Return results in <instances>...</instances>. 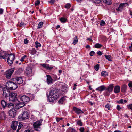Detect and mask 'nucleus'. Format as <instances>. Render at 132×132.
<instances>
[{"label":"nucleus","mask_w":132,"mask_h":132,"mask_svg":"<svg viewBox=\"0 0 132 132\" xmlns=\"http://www.w3.org/2000/svg\"><path fill=\"white\" fill-rule=\"evenodd\" d=\"M59 90L55 88L51 90L48 96L50 102H53L55 100H56L59 97Z\"/></svg>","instance_id":"obj_1"},{"label":"nucleus","mask_w":132,"mask_h":132,"mask_svg":"<svg viewBox=\"0 0 132 132\" xmlns=\"http://www.w3.org/2000/svg\"><path fill=\"white\" fill-rule=\"evenodd\" d=\"M34 96L32 95L30 97L28 96L23 95L22 96L20 97V99L25 104L28 103L30 100L34 98Z\"/></svg>","instance_id":"obj_2"},{"label":"nucleus","mask_w":132,"mask_h":132,"mask_svg":"<svg viewBox=\"0 0 132 132\" xmlns=\"http://www.w3.org/2000/svg\"><path fill=\"white\" fill-rule=\"evenodd\" d=\"M17 94L16 93L12 92L9 94V99L10 101L13 102L15 103L17 101H18V100L16 97Z\"/></svg>","instance_id":"obj_3"},{"label":"nucleus","mask_w":132,"mask_h":132,"mask_svg":"<svg viewBox=\"0 0 132 132\" xmlns=\"http://www.w3.org/2000/svg\"><path fill=\"white\" fill-rule=\"evenodd\" d=\"M7 84L8 88L12 90H15L18 87L16 83L13 82L11 81L8 82L6 84V85Z\"/></svg>","instance_id":"obj_4"},{"label":"nucleus","mask_w":132,"mask_h":132,"mask_svg":"<svg viewBox=\"0 0 132 132\" xmlns=\"http://www.w3.org/2000/svg\"><path fill=\"white\" fill-rule=\"evenodd\" d=\"M42 121H37L34 123L33 125L35 129L37 131H39L41 130L40 126L42 124Z\"/></svg>","instance_id":"obj_5"},{"label":"nucleus","mask_w":132,"mask_h":132,"mask_svg":"<svg viewBox=\"0 0 132 132\" xmlns=\"http://www.w3.org/2000/svg\"><path fill=\"white\" fill-rule=\"evenodd\" d=\"M29 117V115L27 111H24L22 114H20L18 116V119L22 120H24L28 119Z\"/></svg>","instance_id":"obj_6"},{"label":"nucleus","mask_w":132,"mask_h":132,"mask_svg":"<svg viewBox=\"0 0 132 132\" xmlns=\"http://www.w3.org/2000/svg\"><path fill=\"white\" fill-rule=\"evenodd\" d=\"M15 56V54L12 53H11L9 55V57L7 59V61L9 66H11L13 63Z\"/></svg>","instance_id":"obj_7"},{"label":"nucleus","mask_w":132,"mask_h":132,"mask_svg":"<svg viewBox=\"0 0 132 132\" xmlns=\"http://www.w3.org/2000/svg\"><path fill=\"white\" fill-rule=\"evenodd\" d=\"M9 116L11 118L14 117L16 115V111L15 108L11 109L9 112Z\"/></svg>","instance_id":"obj_8"},{"label":"nucleus","mask_w":132,"mask_h":132,"mask_svg":"<svg viewBox=\"0 0 132 132\" xmlns=\"http://www.w3.org/2000/svg\"><path fill=\"white\" fill-rule=\"evenodd\" d=\"M14 68H12L7 71L6 73V77L8 79H10L11 77V76L14 71Z\"/></svg>","instance_id":"obj_9"},{"label":"nucleus","mask_w":132,"mask_h":132,"mask_svg":"<svg viewBox=\"0 0 132 132\" xmlns=\"http://www.w3.org/2000/svg\"><path fill=\"white\" fill-rule=\"evenodd\" d=\"M10 93L9 90L6 88H4L3 90V96L4 98H6L9 96Z\"/></svg>","instance_id":"obj_10"},{"label":"nucleus","mask_w":132,"mask_h":132,"mask_svg":"<svg viewBox=\"0 0 132 132\" xmlns=\"http://www.w3.org/2000/svg\"><path fill=\"white\" fill-rule=\"evenodd\" d=\"M18 101H17L15 103V104L16 105L15 107L17 109H19L22 107L24 106L25 104L24 102H20L18 100Z\"/></svg>","instance_id":"obj_11"},{"label":"nucleus","mask_w":132,"mask_h":132,"mask_svg":"<svg viewBox=\"0 0 132 132\" xmlns=\"http://www.w3.org/2000/svg\"><path fill=\"white\" fill-rule=\"evenodd\" d=\"M25 72L27 76H30V75H31L32 76V68L30 67H27L25 70Z\"/></svg>","instance_id":"obj_12"},{"label":"nucleus","mask_w":132,"mask_h":132,"mask_svg":"<svg viewBox=\"0 0 132 132\" xmlns=\"http://www.w3.org/2000/svg\"><path fill=\"white\" fill-rule=\"evenodd\" d=\"M13 80L15 81L16 83L19 84H21L23 82L22 78L21 77L14 78L13 79Z\"/></svg>","instance_id":"obj_13"},{"label":"nucleus","mask_w":132,"mask_h":132,"mask_svg":"<svg viewBox=\"0 0 132 132\" xmlns=\"http://www.w3.org/2000/svg\"><path fill=\"white\" fill-rule=\"evenodd\" d=\"M73 110L78 114L83 113V112L81 109L75 107L73 108Z\"/></svg>","instance_id":"obj_14"},{"label":"nucleus","mask_w":132,"mask_h":132,"mask_svg":"<svg viewBox=\"0 0 132 132\" xmlns=\"http://www.w3.org/2000/svg\"><path fill=\"white\" fill-rule=\"evenodd\" d=\"M18 125V122L16 121H13L12 122V125H11V128L14 130L16 129Z\"/></svg>","instance_id":"obj_15"},{"label":"nucleus","mask_w":132,"mask_h":132,"mask_svg":"<svg viewBox=\"0 0 132 132\" xmlns=\"http://www.w3.org/2000/svg\"><path fill=\"white\" fill-rule=\"evenodd\" d=\"M127 5L128 3H121L120 4L119 7L116 9V10L118 11H121L123 9V8L124 7V5Z\"/></svg>","instance_id":"obj_16"},{"label":"nucleus","mask_w":132,"mask_h":132,"mask_svg":"<svg viewBox=\"0 0 132 132\" xmlns=\"http://www.w3.org/2000/svg\"><path fill=\"white\" fill-rule=\"evenodd\" d=\"M46 81L48 84H50L52 83L53 79L52 78L51 76L49 75H47Z\"/></svg>","instance_id":"obj_17"},{"label":"nucleus","mask_w":132,"mask_h":132,"mask_svg":"<svg viewBox=\"0 0 132 132\" xmlns=\"http://www.w3.org/2000/svg\"><path fill=\"white\" fill-rule=\"evenodd\" d=\"M113 87L114 86L113 84L109 85L108 88L106 89V90L108 91V93H109L112 92L113 90Z\"/></svg>","instance_id":"obj_18"},{"label":"nucleus","mask_w":132,"mask_h":132,"mask_svg":"<svg viewBox=\"0 0 132 132\" xmlns=\"http://www.w3.org/2000/svg\"><path fill=\"white\" fill-rule=\"evenodd\" d=\"M66 97L65 96L62 97L58 101L59 104H63L64 102L66 100Z\"/></svg>","instance_id":"obj_19"},{"label":"nucleus","mask_w":132,"mask_h":132,"mask_svg":"<svg viewBox=\"0 0 132 132\" xmlns=\"http://www.w3.org/2000/svg\"><path fill=\"white\" fill-rule=\"evenodd\" d=\"M41 65L47 70H51L53 68L52 67H50L49 65L48 64H42Z\"/></svg>","instance_id":"obj_20"},{"label":"nucleus","mask_w":132,"mask_h":132,"mask_svg":"<svg viewBox=\"0 0 132 132\" xmlns=\"http://www.w3.org/2000/svg\"><path fill=\"white\" fill-rule=\"evenodd\" d=\"M105 89V87L104 85L101 86L98 88L96 89V90H98L99 91H102Z\"/></svg>","instance_id":"obj_21"},{"label":"nucleus","mask_w":132,"mask_h":132,"mask_svg":"<svg viewBox=\"0 0 132 132\" xmlns=\"http://www.w3.org/2000/svg\"><path fill=\"white\" fill-rule=\"evenodd\" d=\"M120 87L119 86H117L114 87V91L115 93H117L120 92Z\"/></svg>","instance_id":"obj_22"},{"label":"nucleus","mask_w":132,"mask_h":132,"mask_svg":"<svg viewBox=\"0 0 132 132\" xmlns=\"http://www.w3.org/2000/svg\"><path fill=\"white\" fill-rule=\"evenodd\" d=\"M127 86L124 84L121 87V91L123 93L126 92L127 89Z\"/></svg>","instance_id":"obj_23"},{"label":"nucleus","mask_w":132,"mask_h":132,"mask_svg":"<svg viewBox=\"0 0 132 132\" xmlns=\"http://www.w3.org/2000/svg\"><path fill=\"white\" fill-rule=\"evenodd\" d=\"M1 104L3 108L6 107L7 104V103L4 100H2L1 101Z\"/></svg>","instance_id":"obj_24"},{"label":"nucleus","mask_w":132,"mask_h":132,"mask_svg":"<svg viewBox=\"0 0 132 132\" xmlns=\"http://www.w3.org/2000/svg\"><path fill=\"white\" fill-rule=\"evenodd\" d=\"M103 2L107 4L110 5L112 3V0H103Z\"/></svg>","instance_id":"obj_25"},{"label":"nucleus","mask_w":132,"mask_h":132,"mask_svg":"<svg viewBox=\"0 0 132 132\" xmlns=\"http://www.w3.org/2000/svg\"><path fill=\"white\" fill-rule=\"evenodd\" d=\"M14 106V104L12 103H7V105L6 107L9 108H11L12 109L14 108L13 107Z\"/></svg>","instance_id":"obj_26"},{"label":"nucleus","mask_w":132,"mask_h":132,"mask_svg":"<svg viewBox=\"0 0 132 132\" xmlns=\"http://www.w3.org/2000/svg\"><path fill=\"white\" fill-rule=\"evenodd\" d=\"M1 117V120L4 119L5 120L7 118L6 117V115L4 113H2L0 114Z\"/></svg>","instance_id":"obj_27"},{"label":"nucleus","mask_w":132,"mask_h":132,"mask_svg":"<svg viewBox=\"0 0 132 132\" xmlns=\"http://www.w3.org/2000/svg\"><path fill=\"white\" fill-rule=\"evenodd\" d=\"M78 42L77 37L76 36H75V37L73 38V41L72 43L74 45H75Z\"/></svg>","instance_id":"obj_28"},{"label":"nucleus","mask_w":132,"mask_h":132,"mask_svg":"<svg viewBox=\"0 0 132 132\" xmlns=\"http://www.w3.org/2000/svg\"><path fill=\"white\" fill-rule=\"evenodd\" d=\"M104 56L109 61H111L112 60L111 56V55H105Z\"/></svg>","instance_id":"obj_29"},{"label":"nucleus","mask_w":132,"mask_h":132,"mask_svg":"<svg viewBox=\"0 0 132 132\" xmlns=\"http://www.w3.org/2000/svg\"><path fill=\"white\" fill-rule=\"evenodd\" d=\"M30 51H31L30 53L32 55L35 54L36 52V51L34 48H32V50H30Z\"/></svg>","instance_id":"obj_30"},{"label":"nucleus","mask_w":132,"mask_h":132,"mask_svg":"<svg viewBox=\"0 0 132 132\" xmlns=\"http://www.w3.org/2000/svg\"><path fill=\"white\" fill-rule=\"evenodd\" d=\"M35 44L36 45L35 47L36 48L40 47L41 46V45L40 43H39L38 41L35 42Z\"/></svg>","instance_id":"obj_31"},{"label":"nucleus","mask_w":132,"mask_h":132,"mask_svg":"<svg viewBox=\"0 0 132 132\" xmlns=\"http://www.w3.org/2000/svg\"><path fill=\"white\" fill-rule=\"evenodd\" d=\"M101 75L102 76L105 77L108 75V73L106 71H103L101 72Z\"/></svg>","instance_id":"obj_32"},{"label":"nucleus","mask_w":132,"mask_h":132,"mask_svg":"<svg viewBox=\"0 0 132 132\" xmlns=\"http://www.w3.org/2000/svg\"><path fill=\"white\" fill-rule=\"evenodd\" d=\"M102 46V45L98 43H97L94 46L96 48H100Z\"/></svg>","instance_id":"obj_33"},{"label":"nucleus","mask_w":132,"mask_h":132,"mask_svg":"<svg viewBox=\"0 0 132 132\" xmlns=\"http://www.w3.org/2000/svg\"><path fill=\"white\" fill-rule=\"evenodd\" d=\"M23 69L22 68H19L17 71V72L18 74H20L22 73L23 71Z\"/></svg>","instance_id":"obj_34"},{"label":"nucleus","mask_w":132,"mask_h":132,"mask_svg":"<svg viewBox=\"0 0 132 132\" xmlns=\"http://www.w3.org/2000/svg\"><path fill=\"white\" fill-rule=\"evenodd\" d=\"M69 129L68 130L67 132H75V130L72 128H69Z\"/></svg>","instance_id":"obj_35"},{"label":"nucleus","mask_w":132,"mask_h":132,"mask_svg":"<svg viewBox=\"0 0 132 132\" xmlns=\"http://www.w3.org/2000/svg\"><path fill=\"white\" fill-rule=\"evenodd\" d=\"M60 20L62 22L65 23L67 20V19L64 18H60Z\"/></svg>","instance_id":"obj_36"},{"label":"nucleus","mask_w":132,"mask_h":132,"mask_svg":"<svg viewBox=\"0 0 132 132\" xmlns=\"http://www.w3.org/2000/svg\"><path fill=\"white\" fill-rule=\"evenodd\" d=\"M62 92H65L67 91V87L64 86H62Z\"/></svg>","instance_id":"obj_37"},{"label":"nucleus","mask_w":132,"mask_h":132,"mask_svg":"<svg viewBox=\"0 0 132 132\" xmlns=\"http://www.w3.org/2000/svg\"><path fill=\"white\" fill-rule=\"evenodd\" d=\"M43 23L42 22H40L38 25L37 28L40 29L41 28L43 25Z\"/></svg>","instance_id":"obj_38"},{"label":"nucleus","mask_w":132,"mask_h":132,"mask_svg":"<svg viewBox=\"0 0 132 132\" xmlns=\"http://www.w3.org/2000/svg\"><path fill=\"white\" fill-rule=\"evenodd\" d=\"M77 123L78 125L80 126H82V123L81 120H78L77 122Z\"/></svg>","instance_id":"obj_39"},{"label":"nucleus","mask_w":132,"mask_h":132,"mask_svg":"<svg viewBox=\"0 0 132 132\" xmlns=\"http://www.w3.org/2000/svg\"><path fill=\"white\" fill-rule=\"evenodd\" d=\"M93 2L94 3L98 4L100 3L101 1V0H92Z\"/></svg>","instance_id":"obj_40"},{"label":"nucleus","mask_w":132,"mask_h":132,"mask_svg":"<svg viewBox=\"0 0 132 132\" xmlns=\"http://www.w3.org/2000/svg\"><path fill=\"white\" fill-rule=\"evenodd\" d=\"M99 65L97 64L96 65H95L94 67V68L95 69V70L96 71H98L99 69Z\"/></svg>","instance_id":"obj_41"},{"label":"nucleus","mask_w":132,"mask_h":132,"mask_svg":"<svg viewBox=\"0 0 132 132\" xmlns=\"http://www.w3.org/2000/svg\"><path fill=\"white\" fill-rule=\"evenodd\" d=\"M9 55V54L7 53H5L4 55L2 56H4L5 58L3 59H4L5 60H6L7 58L8 57Z\"/></svg>","instance_id":"obj_42"},{"label":"nucleus","mask_w":132,"mask_h":132,"mask_svg":"<svg viewBox=\"0 0 132 132\" xmlns=\"http://www.w3.org/2000/svg\"><path fill=\"white\" fill-rule=\"evenodd\" d=\"M105 107L107 108L108 110H110L111 108V105L109 104H108L105 106Z\"/></svg>","instance_id":"obj_43"},{"label":"nucleus","mask_w":132,"mask_h":132,"mask_svg":"<svg viewBox=\"0 0 132 132\" xmlns=\"http://www.w3.org/2000/svg\"><path fill=\"white\" fill-rule=\"evenodd\" d=\"M40 3V1L39 0H37L35 1V6H37Z\"/></svg>","instance_id":"obj_44"},{"label":"nucleus","mask_w":132,"mask_h":132,"mask_svg":"<svg viewBox=\"0 0 132 132\" xmlns=\"http://www.w3.org/2000/svg\"><path fill=\"white\" fill-rule=\"evenodd\" d=\"M65 7L67 8H69L70 7V4L69 3L67 4L65 6Z\"/></svg>","instance_id":"obj_45"},{"label":"nucleus","mask_w":132,"mask_h":132,"mask_svg":"<svg viewBox=\"0 0 132 132\" xmlns=\"http://www.w3.org/2000/svg\"><path fill=\"white\" fill-rule=\"evenodd\" d=\"M95 53V52L93 51H91L89 53V55L90 56H93Z\"/></svg>","instance_id":"obj_46"},{"label":"nucleus","mask_w":132,"mask_h":132,"mask_svg":"<svg viewBox=\"0 0 132 132\" xmlns=\"http://www.w3.org/2000/svg\"><path fill=\"white\" fill-rule=\"evenodd\" d=\"M27 57V56L26 55H24V56H23L21 59H20V61H23L25 58L26 57Z\"/></svg>","instance_id":"obj_47"},{"label":"nucleus","mask_w":132,"mask_h":132,"mask_svg":"<svg viewBox=\"0 0 132 132\" xmlns=\"http://www.w3.org/2000/svg\"><path fill=\"white\" fill-rule=\"evenodd\" d=\"M123 100L122 99H121L119 101H117V103L119 104H120V103L122 104V103H123Z\"/></svg>","instance_id":"obj_48"},{"label":"nucleus","mask_w":132,"mask_h":132,"mask_svg":"<svg viewBox=\"0 0 132 132\" xmlns=\"http://www.w3.org/2000/svg\"><path fill=\"white\" fill-rule=\"evenodd\" d=\"M105 23V22L103 20H101L100 23V24L101 26L104 25Z\"/></svg>","instance_id":"obj_49"},{"label":"nucleus","mask_w":132,"mask_h":132,"mask_svg":"<svg viewBox=\"0 0 132 132\" xmlns=\"http://www.w3.org/2000/svg\"><path fill=\"white\" fill-rule=\"evenodd\" d=\"M128 108L129 109H130L132 110V104H129L127 106Z\"/></svg>","instance_id":"obj_50"},{"label":"nucleus","mask_w":132,"mask_h":132,"mask_svg":"<svg viewBox=\"0 0 132 132\" xmlns=\"http://www.w3.org/2000/svg\"><path fill=\"white\" fill-rule=\"evenodd\" d=\"M79 130L81 132H84V127H81L80 128Z\"/></svg>","instance_id":"obj_51"},{"label":"nucleus","mask_w":132,"mask_h":132,"mask_svg":"<svg viewBox=\"0 0 132 132\" xmlns=\"http://www.w3.org/2000/svg\"><path fill=\"white\" fill-rule=\"evenodd\" d=\"M2 53H3L2 52H0V59L1 58H5L4 56H2L3 54Z\"/></svg>","instance_id":"obj_52"},{"label":"nucleus","mask_w":132,"mask_h":132,"mask_svg":"<svg viewBox=\"0 0 132 132\" xmlns=\"http://www.w3.org/2000/svg\"><path fill=\"white\" fill-rule=\"evenodd\" d=\"M117 109L119 111L121 108L119 105H117Z\"/></svg>","instance_id":"obj_53"},{"label":"nucleus","mask_w":132,"mask_h":132,"mask_svg":"<svg viewBox=\"0 0 132 132\" xmlns=\"http://www.w3.org/2000/svg\"><path fill=\"white\" fill-rule=\"evenodd\" d=\"M28 40H27V39H24V43L25 44H27L28 43Z\"/></svg>","instance_id":"obj_54"},{"label":"nucleus","mask_w":132,"mask_h":132,"mask_svg":"<svg viewBox=\"0 0 132 132\" xmlns=\"http://www.w3.org/2000/svg\"><path fill=\"white\" fill-rule=\"evenodd\" d=\"M77 86V85H76V83H75L74 84V87L73 88V89L74 90H75L76 89V87Z\"/></svg>","instance_id":"obj_55"},{"label":"nucleus","mask_w":132,"mask_h":132,"mask_svg":"<svg viewBox=\"0 0 132 132\" xmlns=\"http://www.w3.org/2000/svg\"><path fill=\"white\" fill-rule=\"evenodd\" d=\"M97 53L100 56H101L102 54V53L100 51L97 52Z\"/></svg>","instance_id":"obj_56"},{"label":"nucleus","mask_w":132,"mask_h":132,"mask_svg":"<svg viewBox=\"0 0 132 132\" xmlns=\"http://www.w3.org/2000/svg\"><path fill=\"white\" fill-rule=\"evenodd\" d=\"M54 1L55 0H50L49 2L51 4H54Z\"/></svg>","instance_id":"obj_57"},{"label":"nucleus","mask_w":132,"mask_h":132,"mask_svg":"<svg viewBox=\"0 0 132 132\" xmlns=\"http://www.w3.org/2000/svg\"><path fill=\"white\" fill-rule=\"evenodd\" d=\"M129 87L130 88H132V82H130L128 84Z\"/></svg>","instance_id":"obj_58"},{"label":"nucleus","mask_w":132,"mask_h":132,"mask_svg":"<svg viewBox=\"0 0 132 132\" xmlns=\"http://www.w3.org/2000/svg\"><path fill=\"white\" fill-rule=\"evenodd\" d=\"M3 9L2 8L0 9V14H2L3 12Z\"/></svg>","instance_id":"obj_59"},{"label":"nucleus","mask_w":132,"mask_h":132,"mask_svg":"<svg viewBox=\"0 0 132 132\" xmlns=\"http://www.w3.org/2000/svg\"><path fill=\"white\" fill-rule=\"evenodd\" d=\"M21 127H20V126H19L18 125V129L17 130V132H19V130H20L21 129Z\"/></svg>","instance_id":"obj_60"},{"label":"nucleus","mask_w":132,"mask_h":132,"mask_svg":"<svg viewBox=\"0 0 132 132\" xmlns=\"http://www.w3.org/2000/svg\"><path fill=\"white\" fill-rule=\"evenodd\" d=\"M87 40H89L90 42H92V41H93L91 38H87Z\"/></svg>","instance_id":"obj_61"},{"label":"nucleus","mask_w":132,"mask_h":132,"mask_svg":"<svg viewBox=\"0 0 132 132\" xmlns=\"http://www.w3.org/2000/svg\"><path fill=\"white\" fill-rule=\"evenodd\" d=\"M86 48L87 49L89 48H90V46L89 45H87L86 46Z\"/></svg>","instance_id":"obj_62"},{"label":"nucleus","mask_w":132,"mask_h":132,"mask_svg":"<svg viewBox=\"0 0 132 132\" xmlns=\"http://www.w3.org/2000/svg\"><path fill=\"white\" fill-rule=\"evenodd\" d=\"M24 132H32L31 130H29L28 129L27 130H25Z\"/></svg>","instance_id":"obj_63"},{"label":"nucleus","mask_w":132,"mask_h":132,"mask_svg":"<svg viewBox=\"0 0 132 132\" xmlns=\"http://www.w3.org/2000/svg\"><path fill=\"white\" fill-rule=\"evenodd\" d=\"M129 48L131 52H132V47L131 46H130L129 47Z\"/></svg>","instance_id":"obj_64"}]
</instances>
